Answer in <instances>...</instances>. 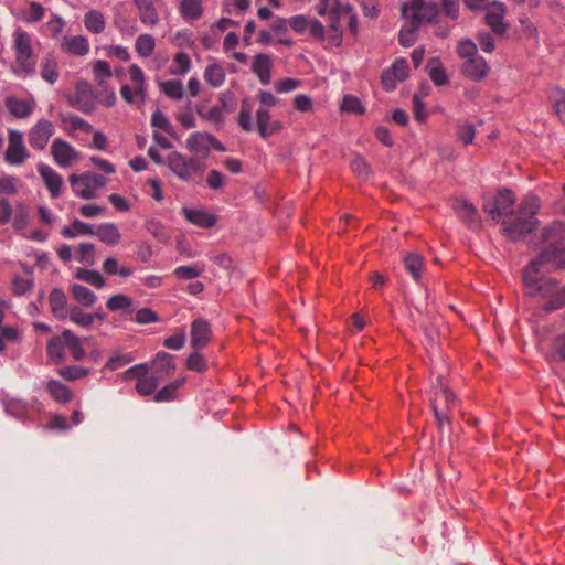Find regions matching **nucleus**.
Here are the masks:
<instances>
[{
    "mask_svg": "<svg viewBox=\"0 0 565 565\" xmlns=\"http://www.w3.org/2000/svg\"><path fill=\"white\" fill-rule=\"evenodd\" d=\"M57 373L66 381H76L86 377L89 370L79 365H70L58 369Z\"/></svg>",
    "mask_w": 565,
    "mask_h": 565,
    "instance_id": "obj_54",
    "label": "nucleus"
},
{
    "mask_svg": "<svg viewBox=\"0 0 565 565\" xmlns=\"http://www.w3.org/2000/svg\"><path fill=\"white\" fill-rule=\"evenodd\" d=\"M106 306L110 311H122L124 313H132L135 310L132 299L124 294L111 296Z\"/></svg>",
    "mask_w": 565,
    "mask_h": 565,
    "instance_id": "obj_38",
    "label": "nucleus"
},
{
    "mask_svg": "<svg viewBox=\"0 0 565 565\" xmlns=\"http://www.w3.org/2000/svg\"><path fill=\"white\" fill-rule=\"evenodd\" d=\"M30 157L21 131L8 130V147L4 152V161L10 166H21Z\"/></svg>",
    "mask_w": 565,
    "mask_h": 565,
    "instance_id": "obj_10",
    "label": "nucleus"
},
{
    "mask_svg": "<svg viewBox=\"0 0 565 565\" xmlns=\"http://www.w3.org/2000/svg\"><path fill=\"white\" fill-rule=\"evenodd\" d=\"M186 367L191 371L203 373L207 369V363L204 356L195 350L186 360Z\"/></svg>",
    "mask_w": 565,
    "mask_h": 565,
    "instance_id": "obj_62",
    "label": "nucleus"
},
{
    "mask_svg": "<svg viewBox=\"0 0 565 565\" xmlns=\"http://www.w3.org/2000/svg\"><path fill=\"white\" fill-rule=\"evenodd\" d=\"M212 143H218L210 134L194 132L186 139V148L196 154H206Z\"/></svg>",
    "mask_w": 565,
    "mask_h": 565,
    "instance_id": "obj_23",
    "label": "nucleus"
},
{
    "mask_svg": "<svg viewBox=\"0 0 565 565\" xmlns=\"http://www.w3.org/2000/svg\"><path fill=\"white\" fill-rule=\"evenodd\" d=\"M419 26H415L414 24H411L407 22L406 25H404L399 31V43L405 46H412L415 43L416 40V31Z\"/></svg>",
    "mask_w": 565,
    "mask_h": 565,
    "instance_id": "obj_61",
    "label": "nucleus"
},
{
    "mask_svg": "<svg viewBox=\"0 0 565 565\" xmlns=\"http://www.w3.org/2000/svg\"><path fill=\"white\" fill-rule=\"evenodd\" d=\"M427 70L430 79L437 85H446L448 84V76L443 67L441 63L437 58H431L427 63Z\"/></svg>",
    "mask_w": 565,
    "mask_h": 565,
    "instance_id": "obj_45",
    "label": "nucleus"
},
{
    "mask_svg": "<svg viewBox=\"0 0 565 565\" xmlns=\"http://www.w3.org/2000/svg\"><path fill=\"white\" fill-rule=\"evenodd\" d=\"M46 388L52 398L57 403L66 404L73 398L71 388L57 380H50Z\"/></svg>",
    "mask_w": 565,
    "mask_h": 565,
    "instance_id": "obj_33",
    "label": "nucleus"
},
{
    "mask_svg": "<svg viewBox=\"0 0 565 565\" xmlns=\"http://www.w3.org/2000/svg\"><path fill=\"white\" fill-rule=\"evenodd\" d=\"M12 49L14 52L13 73L28 76L35 72L36 55L32 45V35L21 28L12 33Z\"/></svg>",
    "mask_w": 565,
    "mask_h": 565,
    "instance_id": "obj_3",
    "label": "nucleus"
},
{
    "mask_svg": "<svg viewBox=\"0 0 565 565\" xmlns=\"http://www.w3.org/2000/svg\"><path fill=\"white\" fill-rule=\"evenodd\" d=\"M349 4H341L339 0H320L317 6V13L320 17L328 15L330 13L339 12V10H349Z\"/></svg>",
    "mask_w": 565,
    "mask_h": 565,
    "instance_id": "obj_55",
    "label": "nucleus"
},
{
    "mask_svg": "<svg viewBox=\"0 0 565 565\" xmlns=\"http://www.w3.org/2000/svg\"><path fill=\"white\" fill-rule=\"evenodd\" d=\"M439 10L436 2L426 0H408L402 6L404 19L415 26L434 22L439 14Z\"/></svg>",
    "mask_w": 565,
    "mask_h": 565,
    "instance_id": "obj_4",
    "label": "nucleus"
},
{
    "mask_svg": "<svg viewBox=\"0 0 565 565\" xmlns=\"http://www.w3.org/2000/svg\"><path fill=\"white\" fill-rule=\"evenodd\" d=\"M94 96L92 85L86 81H79L75 85L70 102L81 111L90 114L95 109Z\"/></svg>",
    "mask_w": 565,
    "mask_h": 565,
    "instance_id": "obj_12",
    "label": "nucleus"
},
{
    "mask_svg": "<svg viewBox=\"0 0 565 565\" xmlns=\"http://www.w3.org/2000/svg\"><path fill=\"white\" fill-rule=\"evenodd\" d=\"M93 74L98 86L104 85V83L113 76L109 63L103 60L94 62Z\"/></svg>",
    "mask_w": 565,
    "mask_h": 565,
    "instance_id": "obj_53",
    "label": "nucleus"
},
{
    "mask_svg": "<svg viewBox=\"0 0 565 565\" xmlns=\"http://www.w3.org/2000/svg\"><path fill=\"white\" fill-rule=\"evenodd\" d=\"M547 359L555 362H565V331L554 338Z\"/></svg>",
    "mask_w": 565,
    "mask_h": 565,
    "instance_id": "obj_48",
    "label": "nucleus"
},
{
    "mask_svg": "<svg viewBox=\"0 0 565 565\" xmlns=\"http://www.w3.org/2000/svg\"><path fill=\"white\" fill-rule=\"evenodd\" d=\"M408 63L405 58H397L382 75V85L385 90L395 89L398 82H403L408 76Z\"/></svg>",
    "mask_w": 565,
    "mask_h": 565,
    "instance_id": "obj_15",
    "label": "nucleus"
},
{
    "mask_svg": "<svg viewBox=\"0 0 565 565\" xmlns=\"http://www.w3.org/2000/svg\"><path fill=\"white\" fill-rule=\"evenodd\" d=\"M55 132V126L47 119H40L28 132L29 143L33 149L43 150Z\"/></svg>",
    "mask_w": 565,
    "mask_h": 565,
    "instance_id": "obj_11",
    "label": "nucleus"
},
{
    "mask_svg": "<svg viewBox=\"0 0 565 565\" xmlns=\"http://www.w3.org/2000/svg\"><path fill=\"white\" fill-rule=\"evenodd\" d=\"M95 255V246L90 243H81L78 246V262L84 265H93Z\"/></svg>",
    "mask_w": 565,
    "mask_h": 565,
    "instance_id": "obj_64",
    "label": "nucleus"
},
{
    "mask_svg": "<svg viewBox=\"0 0 565 565\" xmlns=\"http://www.w3.org/2000/svg\"><path fill=\"white\" fill-rule=\"evenodd\" d=\"M76 278L92 285L97 289H102L106 286L105 278L96 270L79 269L76 273Z\"/></svg>",
    "mask_w": 565,
    "mask_h": 565,
    "instance_id": "obj_51",
    "label": "nucleus"
},
{
    "mask_svg": "<svg viewBox=\"0 0 565 565\" xmlns=\"http://www.w3.org/2000/svg\"><path fill=\"white\" fill-rule=\"evenodd\" d=\"M6 107L15 118H26L32 114L34 109V103L19 99L17 97H8L6 99Z\"/></svg>",
    "mask_w": 565,
    "mask_h": 565,
    "instance_id": "obj_27",
    "label": "nucleus"
},
{
    "mask_svg": "<svg viewBox=\"0 0 565 565\" xmlns=\"http://www.w3.org/2000/svg\"><path fill=\"white\" fill-rule=\"evenodd\" d=\"M221 105H215L211 107L210 109L205 110L203 107H199L196 109L198 115L210 122H213L215 125H222L224 122V111H233L234 105H230L226 102V95H223V97L220 99Z\"/></svg>",
    "mask_w": 565,
    "mask_h": 565,
    "instance_id": "obj_20",
    "label": "nucleus"
},
{
    "mask_svg": "<svg viewBox=\"0 0 565 565\" xmlns=\"http://www.w3.org/2000/svg\"><path fill=\"white\" fill-rule=\"evenodd\" d=\"M68 317L72 322L87 328L90 327L94 322V316L87 312H84L81 308H72L68 312Z\"/></svg>",
    "mask_w": 565,
    "mask_h": 565,
    "instance_id": "obj_57",
    "label": "nucleus"
},
{
    "mask_svg": "<svg viewBox=\"0 0 565 565\" xmlns=\"http://www.w3.org/2000/svg\"><path fill=\"white\" fill-rule=\"evenodd\" d=\"M51 153L55 163L62 168L71 167L81 156L71 143L61 138H56L52 142Z\"/></svg>",
    "mask_w": 565,
    "mask_h": 565,
    "instance_id": "obj_13",
    "label": "nucleus"
},
{
    "mask_svg": "<svg viewBox=\"0 0 565 565\" xmlns=\"http://www.w3.org/2000/svg\"><path fill=\"white\" fill-rule=\"evenodd\" d=\"M66 295L61 289H53L49 296V305L52 313L60 320H63L67 317L66 309Z\"/></svg>",
    "mask_w": 565,
    "mask_h": 565,
    "instance_id": "obj_28",
    "label": "nucleus"
},
{
    "mask_svg": "<svg viewBox=\"0 0 565 565\" xmlns=\"http://www.w3.org/2000/svg\"><path fill=\"white\" fill-rule=\"evenodd\" d=\"M351 8L349 10H339V12L330 13L329 15V25L327 30V44L330 46L338 47L342 44L343 35H342V25L340 23V19L345 17V13H350Z\"/></svg>",
    "mask_w": 565,
    "mask_h": 565,
    "instance_id": "obj_19",
    "label": "nucleus"
},
{
    "mask_svg": "<svg viewBox=\"0 0 565 565\" xmlns=\"http://www.w3.org/2000/svg\"><path fill=\"white\" fill-rule=\"evenodd\" d=\"M134 3L138 9L139 19L141 23L150 26H154L158 24L159 13L152 0H134Z\"/></svg>",
    "mask_w": 565,
    "mask_h": 565,
    "instance_id": "obj_26",
    "label": "nucleus"
},
{
    "mask_svg": "<svg viewBox=\"0 0 565 565\" xmlns=\"http://www.w3.org/2000/svg\"><path fill=\"white\" fill-rule=\"evenodd\" d=\"M257 130L262 138L266 139L269 136L278 134L282 129V124L279 120H270L269 110L259 107L256 111Z\"/></svg>",
    "mask_w": 565,
    "mask_h": 565,
    "instance_id": "obj_18",
    "label": "nucleus"
},
{
    "mask_svg": "<svg viewBox=\"0 0 565 565\" xmlns=\"http://www.w3.org/2000/svg\"><path fill=\"white\" fill-rule=\"evenodd\" d=\"M542 238L550 246L524 268L523 282L525 295L548 299L544 305V310L551 312L565 306V286L559 288L555 279L540 278L537 275L544 264H551L555 268H565V247L558 246V243L565 239V223L556 221L544 227Z\"/></svg>",
    "mask_w": 565,
    "mask_h": 565,
    "instance_id": "obj_1",
    "label": "nucleus"
},
{
    "mask_svg": "<svg viewBox=\"0 0 565 565\" xmlns=\"http://www.w3.org/2000/svg\"><path fill=\"white\" fill-rule=\"evenodd\" d=\"M452 209L460 220L469 227H477L479 225L478 213L471 202L465 199H455Z\"/></svg>",
    "mask_w": 565,
    "mask_h": 565,
    "instance_id": "obj_21",
    "label": "nucleus"
},
{
    "mask_svg": "<svg viewBox=\"0 0 565 565\" xmlns=\"http://www.w3.org/2000/svg\"><path fill=\"white\" fill-rule=\"evenodd\" d=\"M151 125L158 131L161 130L168 136L174 135V129L169 118L160 109H157L151 116Z\"/></svg>",
    "mask_w": 565,
    "mask_h": 565,
    "instance_id": "obj_52",
    "label": "nucleus"
},
{
    "mask_svg": "<svg viewBox=\"0 0 565 565\" xmlns=\"http://www.w3.org/2000/svg\"><path fill=\"white\" fill-rule=\"evenodd\" d=\"M166 163L175 175L184 181L192 180L194 174L203 169V164L199 159L186 158L177 151L168 154Z\"/></svg>",
    "mask_w": 565,
    "mask_h": 565,
    "instance_id": "obj_8",
    "label": "nucleus"
},
{
    "mask_svg": "<svg viewBox=\"0 0 565 565\" xmlns=\"http://www.w3.org/2000/svg\"><path fill=\"white\" fill-rule=\"evenodd\" d=\"M253 104L248 98H245L242 100L239 114H238V126L242 128V130L250 132L254 130V124L252 120V114H253Z\"/></svg>",
    "mask_w": 565,
    "mask_h": 565,
    "instance_id": "obj_40",
    "label": "nucleus"
},
{
    "mask_svg": "<svg viewBox=\"0 0 565 565\" xmlns=\"http://www.w3.org/2000/svg\"><path fill=\"white\" fill-rule=\"evenodd\" d=\"M486 23L491 28L493 33L502 35L507 32L508 25L503 22L507 8L502 2L493 1L487 8Z\"/></svg>",
    "mask_w": 565,
    "mask_h": 565,
    "instance_id": "obj_16",
    "label": "nucleus"
},
{
    "mask_svg": "<svg viewBox=\"0 0 565 565\" xmlns=\"http://www.w3.org/2000/svg\"><path fill=\"white\" fill-rule=\"evenodd\" d=\"M84 25L89 32L99 34L106 26L105 17L98 10H89L84 15Z\"/></svg>",
    "mask_w": 565,
    "mask_h": 565,
    "instance_id": "obj_37",
    "label": "nucleus"
},
{
    "mask_svg": "<svg viewBox=\"0 0 565 565\" xmlns=\"http://www.w3.org/2000/svg\"><path fill=\"white\" fill-rule=\"evenodd\" d=\"M94 96V102H98L105 107H113L116 103V94L108 86L102 85Z\"/></svg>",
    "mask_w": 565,
    "mask_h": 565,
    "instance_id": "obj_58",
    "label": "nucleus"
},
{
    "mask_svg": "<svg viewBox=\"0 0 565 565\" xmlns=\"http://www.w3.org/2000/svg\"><path fill=\"white\" fill-rule=\"evenodd\" d=\"M223 7L224 11L230 14L233 12L244 14L250 8V0H224Z\"/></svg>",
    "mask_w": 565,
    "mask_h": 565,
    "instance_id": "obj_63",
    "label": "nucleus"
},
{
    "mask_svg": "<svg viewBox=\"0 0 565 565\" xmlns=\"http://www.w3.org/2000/svg\"><path fill=\"white\" fill-rule=\"evenodd\" d=\"M61 49L67 54L84 56L89 51V43L83 35L64 36Z\"/></svg>",
    "mask_w": 565,
    "mask_h": 565,
    "instance_id": "obj_25",
    "label": "nucleus"
},
{
    "mask_svg": "<svg viewBox=\"0 0 565 565\" xmlns=\"http://www.w3.org/2000/svg\"><path fill=\"white\" fill-rule=\"evenodd\" d=\"M38 172L41 175L51 198L56 199L62 194L63 178L53 168L47 164L39 163Z\"/></svg>",
    "mask_w": 565,
    "mask_h": 565,
    "instance_id": "obj_17",
    "label": "nucleus"
},
{
    "mask_svg": "<svg viewBox=\"0 0 565 565\" xmlns=\"http://www.w3.org/2000/svg\"><path fill=\"white\" fill-rule=\"evenodd\" d=\"M548 99L557 117L565 120V90L558 87L551 89Z\"/></svg>",
    "mask_w": 565,
    "mask_h": 565,
    "instance_id": "obj_46",
    "label": "nucleus"
},
{
    "mask_svg": "<svg viewBox=\"0 0 565 565\" xmlns=\"http://www.w3.org/2000/svg\"><path fill=\"white\" fill-rule=\"evenodd\" d=\"M94 235L107 245H116L119 243L121 235L117 226L113 223H104L94 230Z\"/></svg>",
    "mask_w": 565,
    "mask_h": 565,
    "instance_id": "obj_34",
    "label": "nucleus"
},
{
    "mask_svg": "<svg viewBox=\"0 0 565 565\" xmlns=\"http://www.w3.org/2000/svg\"><path fill=\"white\" fill-rule=\"evenodd\" d=\"M456 137L463 146L471 145L476 137V129L471 124H462L457 127Z\"/></svg>",
    "mask_w": 565,
    "mask_h": 565,
    "instance_id": "obj_59",
    "label": "nucleus"
},
{
    "mask_svg": "<svg viewBox=\"0 0 565 565\" xmlns=\"http://www.w3.org/2000/svg\"><path fill=\"white\" fill-rule=\"evenodd\" d=\"M64 338L66 341V350L74 361H82L86 352L83 348L82 341L71 330H64Z\"/></svg>",
    "mask_w": 565,
    "mask_h": 565,
    "instance_id": "obj_35",
    "label": "nucleus"
},
{
    "mask_svg": "<svg viewBox=\"0 0 565 565\" xmlns=\"http://www.w3.org/2000/svg\"><path fill=\"white\" fill-rule=\"evenodd\" d=\"M129 77L131 84L122 85L120 95L122 99L131 105H141L147 97V84L143 71L137 65L129 66Z\"/></svg>",
    "mask_w": 565,
    "mask_h": 565,
    "instance_id": "obj_5",
    "label": "nucleus"
},
{
    "mask_svg": "<svg viewBox=\"0 0 565 565\" xmlns=\"http://www.w3.org/2000/svg\"><path fill=\"white\" fill-rule=\"evenodd\" d=\"M152 370L159 379L170 375L175 370L173 356L167 352L157 353L156 359L152 362Z\"/></svg>",
    "mask_w": 565,
    "mask_h": 565,
    "instance_id": "obj_30",
    "label": "nucleus"
},
{
    "mask_svg": "<svg viewBox=\"0 0 565 565\" xmlns=\"http://www.w3.org/2000/svg\"><path fill=\"white\" fill-rule=\"evenodd\" d=\"M62 235L67 238H73L78 235H94V226L79 220H75L70 226L62 230Z\"/></svg>",
    "mask_w": 565,
    "mask_h": 565,
    "instance_id": "obj_44",
    "label": "nucleus"
},
{
    "mask_svg": "<svg viewBox=\"0 0 565 565\" xmlns=\"http://www.w3.org/2000/svg\"><path fill=\"white\" fill-rule=\"evenodd\" d=\"M212 328L209 321L198 318L191 323L190 343L191 347L200 351L212 341Z\"/></svg>",
    "mask_w": 565,
    "mask_h": 565,
    "instance_id": "obj_14",
    "label": "nucleus"
},
{
    "mask_svg": "<svg viewBox=\"0 0 565 565\" xmlns=\"http://www.w3.org/2000/svg\"><path fill=\"white\" fill-rule=\"evenodd\" d=\"M66 350V341L64 338V331L61 335L53 337L50 339L46 345L47 356L56 364L64 361Z\"/></svg>",
    "mask_w": 565,
    "mask_h": 565,
    "instance_id": "obj_31",
    "label": "nucleus"
},
{
    "mask_svg": "<svg viewBox=\"0 0 565 565\" xmlns=\"http://www.w3.org/2000/svg\"><path fill=\"white\" fill-rule=\"evenodd\" d=\"M404 265L411 276L418 281L425 268V262L422 255L417 253H407L404 256Z\"/></svg>",
    "mask_w": 565,
    "mask_h": 565,
    "instance_id": "obj_36",
    "label": "nucleus"
},
{
    "mask_svg": "<svg viewBox=\"0 0 565 565\" xmlns=\"http://www.w3.org/2000/svg\"><path fill=\"white\" fill-rule=\"evenodd\" d=\"M160 90L169 98L180 100L184 96V87L179 79H168L159 84Z\"/></svg>",
    "mask_w": 565,
    "mask_h": 565,
    "instance_id": "obj_43",
    "label": "nucleus"
},
{
    "mask_svg": "<svg viewBox=\"0 0 565 565\" xmlns=\"http://www.w3.org/2000/svg\"><path fill=\"white\" fill-rule=\"evenodd\" d=\"M156 49V40L150 34H140L135 42V50L140 57H149Z\"/></svg>",
    "mask_w": 565,
    "mask_h": 565,
    "instance_id": "obj_42",
    "label": "nucleus"
},
{
    "mask_svg": "<svg viewBox=\"0 0 565 565\" xmlns=\"http://www.w3.org/2000/svg\"><path fill=\"white\" fill-rule=\"evenodd\" d=\"M70 183L73 192L82 199H94L97 190L105 186L107 180L104 175L85 172L79 175L71 174Z\"/></svg>",
    "mask_w": 565,
    "mask_h": 565,
    "instance_id": "obj_6",
    "label": "nucleus"
},
{
    "mask_svg": "<svg viewBox=\"0 0 565 565\" xmlns=\"http://www.w3.org/2000/svg\"><path fill=\"white\" fill-rule=\"evenodd\" d=\"M29 224V212L23 205H19L12 221V227L17 233H22Z\"/></svg>",
    "mask_w": 565,
    "mask_h": 565,
    "instance_id": "obj_60",
    "label": "nucleus"
},
{
    "mask_svg": "<svg viewBox=\"0 0 565 565\" xmlns=\"http://www.w3.org/2000/svg\"><path fill=\"white\" fill-rule=\"evenodd\" d=\"M204 79L213 87H220L225 81V71L218 64H210L205 67Z\"/></svg>",
    "mask_w": 565,
    "mask_h": 565,
    "instance_id": "obj_47",
    "label": "nucleus"
},
{
    "mask_svg": "<svg viewBox=\"0 0 565 565\" xmlns=\"http://www.w3.org/2000/svg\"><path fill=\"white\" fill-rule=\"evenodd\" d=\"M191 68V58L184 52H178L173 56L172 64L170 66V74L172 75H185Z\"/></svg>",
    "mask_w": 565,
    "mask_h": 565,
    "instance_id": "obj_49",
    "label": "nucleus"
},
{
    "mask_svg": "<svg viewBox=\"0 0 565 565\" xmlns=\"http://www.w3.org/2000/svg\"><path fill=\"white\" fill-rule=\"evenodd\" d=\"M440 388L435 392L434 399L431 401V407L438 423L439 428L445 423L450 422V413L456 408L458 401L454 393L443 385L439 379Z\"/></svg>",
    "mask_w": 565,
    "mask_h": 565,
    "instance_id": "obj_7",
    "label": "nucleus"
},
{
    "mask_svg": "<svg viewBox=\"0 0 565 565\" xmlns=\"http://www.w3.org/2000/svg\"><path fill=\"white\" fill-rule=\"evenodd\" d=\"M202 273H203V267H200L199 265L179 266L173 270V275L178 279H182V280L198 278L201 276Z\"/></svg>",
    "mask_w": 565,
    "mask_h": 565,
    "instance_id": "obj_56",
    "label": "nucleus"
},
{
    "mask_svg": "<svg viewBox=\"0 0 565 565\" xmlns=\"http://www.w3.org/2000/svg\"><path fill=\"white\" fill-rule=\"evenodd\" d=\"M41 76L50 84L57 82L60 77L57 62L52 55L44 56L41 64Z\"/></svg>",
    "mask_w": 565,
    "mask_h": 565,
    "instance_id": "obj_39",
    "label": "nucleus"
},
{
    "mask_svg": "<svg viewBox=\"0 0 565 565\" xmlns=\"http://www.w3.org/2000/svg\"><path fill=\"white\" fill-rule=\"evenodd\" d=\"M125 380H136V391L141 396H148L156 392L159 385V376L150 375L147 364H137L124 373Z\"/></svg>",
    "mask_w": 565,
    "mask_h": 565,
    "instance_id": "obj_9",
    "label": "nucleus"
},
{
    "mask_svg": "<svg viewBox=\"0 0 565 565\" xmlns=\"http://www.w3.org/2000/svg\"><path fill=\"white\" fill-rule=\"evenodd\" d=\"M252 71L257 75L259 82L268 85L271 79L273 60L268 54L258 53L254 56Z\"/></svg>",
    "mask_w": 565,
    "mask_h": 565,
    "instance_id": "obj_22",
    "label": "nucleus"
},
{
    "mask_svg": "<svg viewBox=\"0 0 565 565\" xmlns=\"http://www.w3.org/2000/svg\"><path fill=\"white\" fill-rule=\"evenodd\" d=\"M462 72L473 81H481L488 75L489 66L486 60L478 55L463 62Z\"/></svg>",
    "mask_w": 565,
    "mask_h": 565,
    "instance_id": "obj_24",
    "label": "nucleus"
},
{
    "mask_svg": "<svg viewBox=\"0 0 565 565\" xmlns=\"http://www.w3.org/2000/svg\"><path fill=\"white\" fill-rule=\"evenodd\" d=\"M71 294L74 300L84 307H92L97 299L96 295L90 289L78 284L72 286Z\"/></svg>",
    "mask_w": 565,
    "mask_h": 565,
    "instance_id": "obj_41",
    "label": "nucleus"
},
{
    "mask_svg": "<svg viewBox=\"0 0 565 565\" xmlns=\"http://www.w3.org/2000/svg\"><path fill=\"white\" fill-rule=\"evenodd\" d=\"M515 195L508 189L500 190L494 196L484 199L483 211L493 220L502 222L503 232L512 241L533 232L539 221L536 215L541 209V201L536 195L525 196L514 214Z\"/></svg>",
    "mask_w": 565,
    "mask_h": 565,
    "instance_id": "obj_2",
    "label": "nucleus"
},
{
    "mask_svg": "<svg viewBox=\"0 0 565 565\" xmlns=\"http://www.w3.org/2000/svg\"><path fill=\"white\" fill-rule=\"evenodd\" d=\"M63 124L65 126V129L70 134H72L73 131H76V130H81L85 134L93 132V126L88 121H86L83 118L75 116V115H70V116L65 117L63 119Z\"/></svg>",
    "mask_w": 565,
    "mask_h": 565,
    "instance_id": "obj_50",
    "label": "nucleus"
},
{
    "mask_svg": "<svg viewBox=\"0 0 565 565\" xmlns=\"http://www.w3.org/2000/svg\"><path fill=\"white\" fill-rule=\"evenodd\" d=\"M203 0H181L179 12L186 21H196L203 15Z\"/></svg>",
    "mask_w": 565,
    "mask_h": 565,
    "instance_id": "obj_32",
    "label": "nucleus"
},
{
    "mask_svg": "<svg viewBox=\"0 0 565 565\" xmlns=\"http://www.w3.org/2000/svg\"><path fill=\"white\" fill-rule=\"evenodd\" d=\"M184 217L192 224L202 228H211L216 223V217L200 210H191L184 207L182 210Z\"/></svg>",
    "mask_w": 565,
    "mask_h": 565,
    "instance_id": "obj_29",
    "label": "nucleus"
}]
</instances>
